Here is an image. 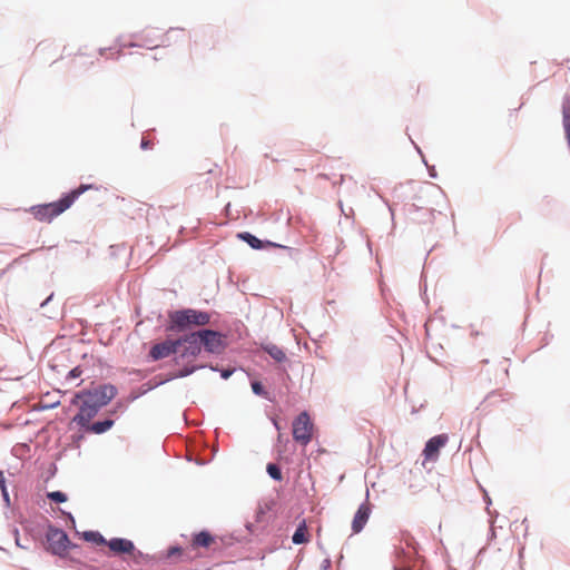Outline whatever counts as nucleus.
Instances as JSON below:
<instances>
[{"instance_id": "obj_24", "label": "nucleus", "mask_w": 570, "mask_h": 570, "mask_svg": "<svg viewBox=\"0 0 570 570\" xmlns=\"http://www.w3.org/2000/svg\"><path fill=\"white\" fill-rule=\"evenodd\" d=\"M307 524L306 520L303 519L298 522L296 525L293 534H292V542L296 546L308 543L311 540V537L307 534Z\"/></svg>"}, {"instance_id": "obj_42", "label": "nucleus", "mask_w": 570, "mask_h": 570, "mask_svg": "<svg viewBox=\"0 0 570 570\" xmlns=\"http://www.w3.org/2000/svg\"><path fill=\"white\" fill-rule=\"evenodd\" d=\"M11 533H12V535L14 538L16 547H18L19 549H22V550H29L30 549V546H21L20 531H19V529L16 525L12 527Z\"/></svg>"}, {"instance_id": "obj_41", "label": "nucleus", "mask_w": 570, "mask_h": 570, "mask_svg": "<svg viewBox=\"0 0 570 570\" xmlns=\"http://www.w3.org/2000/svg\"><path fill=\"white\" fill-rule=\"evenodd\" d=\"M154 380H156L158 386H160V385L166 384L173 380H177V377H174V372L170 371L167 374H159V375L155 376Z\"/></svg>"}, {"instance_id": "obj_11", "label": "nucleus", "mask_w": 570, "mask_h": 570, "mask_svg": "<svg viewBox=\"0 0 570 570\" xmlns=\"http://www.w3.org/2000/svg\"><path fill=\"white\" fill-rule=\"evenodd\" d=\"M370 492L366 490L365 500L357 507L351 523L352 533L357 534L363 531L365 528L371 513H372V503L368 501Z\"/></svg>"}, {"instance_id": "obj_15", "label": "nucleus", "mask_w": 570, "mask_h": 570, "mask_svg": "<svg viewBox=\"0 0 570 570\" xmlns=\"http://www.w3.org/2000/svg\"><path fill=\"white\" fill-rule=\"evenodd\" d=\"M259 347L262 351L268 354L269 357L273 358L278 364V366H282L288 362V357L283 347H279L278 345L272 342H262Z\"/></svg>"}, {"instance_id": "obj_50", "label": "nucleus", "mask_w": 570, "mask_h": 570, "mask_svg": "<svg viewBox=\"0 0 570 570\" xmlns=\"http://www.w3.org/2000/svg\"><path fill=\"white\" fill-rule=\"evenodd\" d=\"M332 568V560L330 557L322 560L320 570H330Z\"/></svg>"}, {"instance_id": "obj_48", "label": "nucleus", "mask_w": 570, "mask_h": 570, "mask_svg": "<svg viewBox=\"0 0 570 570\" xmlns=\"http://www.w3.org/2000/svg\"><path fill=\"white\" fill-rule=\"evenodd\" d=\"M56 247H57L56 245H52V246L46 247V249L51 250V249H53ZM41 249H45V246H42L40 248L31 249L29 253L22 254L19 258H17V261L23 259L26 257H29L31 254H33V253H36L38 250H41Z\"/></svg>"}, {"instance_id": "obj_5", "label": "nucleus", "mask_w": 570, "mask_h": 570, "mask_svg": "<svg viewBox=\"0 0 570 570\" xmlns=\"http://www.w3.org/2000/svg\"><path fill=\"white\" fill-rule=\"evenodd\" d=\"M69 208V204L61 194L59 198L56 200L36 204L24 210L30 213L33 216V218L39 222L51 223L55 218L60 216Z\"/></svg>"}, {"instance_id": "obj_1", "label": "nucleus", "mask_w": 570, "mask_h": 570, "mask_svg": "<svg viewBox=\"0 0 570 570\" xmlns=\"http://www.w3.org/2000/svg\"><path fill=\"white\" fill-rule=\"evenodd\" d=\"M118 393V387L112 383H91L73 392L65 413H68L71 406H77L78 411L70 419L68 430L76 426L94 435H102L110 431L115 425V419L106 414L98 420L94 419L117 397Z\"/></svg>"}, {"instance_id": "obj_47", "label": "nucleus", "mask_w": 570, "mask_h": 570, "mask_svg": "<svg viewBox=\"0 0 570 570\" xmlns=\"http://www.w3.org/2000/svg\"><path fill=\"white\" fill-rule=\"evenodd\" d=\"M269 419L277 433L283 432L282 420L276 416H271Z\"/></svg>"}, {"instance_id": "obj_55", "label": "nucleus", "mask_w": 570, "mask_h": 570, "mask_svg": "<svg viewBox=\"0 0 570 570\" xmlns=\"http://www.w3.org/2000/svg\"><path fill=\"white\" fill-rule=\"evenodd\" d=\"M141 35H144V30L130 33L131 41L141 42Z\"/></svg>"}, {"instance_id": "obj_35", "label": "nucleus", "mask_w": 570, "mask_h": 570, "mask_svg": "<svg viewBox=\"0 0 570 570\" xmlns=\"http://www.w3.org/2000/svg\"><path fill=\"white\" fill-rule=\"evenodd\" d=\"M90 434V432H85L82 429H78V432L77 433H73L71 436H70V444L69 446L71 449H77L79 450L80 446H81V443L82 441L86 439V436Z\"/></svg>"}, {"instance_id": "obj_39", "label": "nucleus", "mask_w": 570, "mask_h": 570, "mask_svg": "<svg viewBox=\"0 0 570 570\" xmlns=\"http://www.w3.org/2000/svg\"><path fill=\"white\" fill-rule=\"evenodd\" d=\"M58 473V466H57V463L56 462H51L45 474L41 475L42 480L45 483H48L51 479H53Z\"/></svg>"}, {"instance_id": "obj_25", "label": "nucleus", "mask_w": 570, "mask_h": 570, "mask_svg": "<svg viewBox=\"0 0 570 570\" xmlns=\"http://www.w3.org/2000/svg\"><path fill=\"white\" fill-rule=\"evenodd\" d=\"M19 519H20L19 522H20V524L23 528L27 541H29V538H31L32 540L40 539L41 534L38 531V528L42 527L43 529H46L45 528V523L43 524H38L37 527H35L20 512H19Z\"/></svg>"}, {"instance_id": "obj_53", "label": "nucleus", "mask_w": 570, "mask_h": 570, "mask_svg": "<svg viewBox=\"0 0 570 570\" xmlns=\"http://www.w3.org/2000/svg\"><path fill=\"white\" fill-rule=\"evenodd\" d=\"M429 177L432 179L438 178V171L434 165H430L426 167Z\"/></svg>"}, {"instance_id": "obj_40", "label": "nucleus", "mask_w": 570, "mask_h": 570, "mask_svg": "<svg viewBox=\"0 0 570 570\" xmlns=\"http://www.w3.org/2000/svg\"><path fill=\"white\" fill-rule=\"evenodd\" d=\"M482 500L485 504V510L489 514V517L492 519L493 515H495V518L499 517V513L497 511H491L490 507L492 504V499L489 494V492L487 490H484V494H482Z\"/></svg>"}, {"instance_id": "obj_27", "label": "nucleus", "mask_w": 570, "mask_h": 570, "mask_svg": "<svg viewBox=\"0 0 570 570\" xmlns=\"http://www.w3.org/2000/svg\"><path fill=\"white\" fill-rule=\"evenodd\" d=\"M129 401L125 399H118L105 414L108 417L115 419V422L127 411Z\"/></svg>"}, {"instance_id": "obj_34", "label": "nucleus", "mask_w": 570, "mask_h": 570, "mask_svg": "<svg viewBox=\"0 0 570 570\" xmlns=\"http://www.w3.org/2000/svg\"><path fill=\"white\" fill-rule=\"evenodd\" d=\"M46 497L50 502L56 504H62L69 499L68 494L61 490L47 491Z\"/></svg>"}, {"instance_id": "obj_19", "label": "nucleus", "mask_w": 570, "mask_h": 570, "mask_svg": "<svg viewBox=\"0 0 570 570\" xmlns=\"http://www.w3.org/2000/svg\"><path fill=\"white\" fill-rule=\"evenodd\" d=\"M77 535H79L83 541L96 547L107 546L108 543V539L98 530H85L82 532L77 531Z\"/></svg>"}, {"instance_id": "obj_59", "label": "nucleus", "mask_w": 570, "mask_h": 570, "mask_svg": "<svg viewBox=\"0 0 570 570\" xmlns=\"http://www.w3.org/2000/svg\"><path fill=\"white\" fill-rule=\"evenodd\" d=\"M66 451H67V450H66V449H63L62 451H60L59 453H57V455H56V461L61 460V459H62V456L65 455Z\"/></svg>"}, {"instance_id": "obj_54", "label": "nucleus", "mask_w": 570, "mask_h": 570, "mask_svg": "<svg viewBox=\"0 0 570 570\" xmlns=\"http://www.w3.org/2000/svg\"><path fill=\"white\" fill-rule=\"evenodd\" d=\"M55 297V293L51 292L41 303L40 308H45Z\"/></svg>"}, {"instance_id": "obj_32", "label": "nucleus", "mask_w": 570, "mask_h": 570, "mask_svg": "<svg viewBox=\"0 0 570 570\" xmlns=\"http://www.w3.org/2000/svg\"><path fill=\"white\" fill-rule=\"evenodd\" d=\"M266 473L275 482H283L284 480L282 468L274 462L266 464Z\"/></svg>"}, {"instance_id": "obj_36", "label": "nucleus", "mask_w": 570, "mask_h": 570, "mask_svg": "<svg viewBox=\"0 0 570 570\" xmlns=\"http://www.w3.org/2000/svg\"><path fill=\"white\" fill-rule=\"evenodd\" d=\"M116 42L119 45V50L115 55H111V57H110L111 59H115V60H118L121 57V49H124V48H140V43L138 41L121 42V37H118L116 39Z\"/></svg>"}, {"instance_id": "obj_23", "label": "nucleus", "mask_w": 570, "mask_h": 570, "mask_svg": "<svg viewBox=\"0 0 570 570\" xmlns=\"http://www.w3.org/2000/svg\"><path fill=\"white\" fill-rule=\"evenodd\" d=\"M0 493H1V499H2V502H3V507L7 510H10L11 513L16 514L17 513V509L12 504V501H11V498H10V493H9V489H8V481H7V478L4 475V471L1 470V469H0Z\"/></svg>"}, {"instance_id": "obj_52", "label": "nucleus", "mask_w": 570, "mask_h": 570, "mask_svg": "<svg viewBox=\"0 0 570 570\" xmlns=\"http://www.w3.org/2000/svg\"><path fill=\"white\" fill-rule=\"evenodd\" d=\"M426 289H428L426 283L424 285H422V283H421L420 284V295H421L422 299L425 302V304H428V302H429L428 295H426Z\"/></svg>"}, {"instance_id": "obj_30", "label": "nucleus", "mask_w": 570, "mask_h": 570, "mask_svg": "<svg viewBox=\"0 0 570 570\" xmlns=\"http://www.w3.org/2000/svg\"><path fill=\"white\" fill-rule=\"evenodd\" d=\"M76 244H77V242H75V240L67 242L65 245L61 246V249L59 253L61 255H72V256L85 255L86 257H88L90 254L89 248H86L85 250H81L78 253V248L76 247Z\"/></svg>"}, {"instance_id": "obj_26", "label": "nucleus", "mask_w": 570, "mask_h": 570, "mask_svg": "<svg viewBox=\"0 0 570 570\" xmlns=\"http://www.w3.org/2000/svg\"><path fill=\"white\" fill-rule=\"evenodd\" d=\"M250 387L254 395L259 396L271 403L275 402V395L263 384L262 381H250Z\"/></svg>"}, {"instance_id": "obj_62", "label": "nucleus", "mask_w": 570, "mask_h": 570, "mask_svg": "<svg viewBox=\"0 0 570 570\" xmlns=\"http://www.w3.org/2000/svg\"><path fill=\"white\" fill-rule=\"evenodd\" d=\"M543 202L549 205L550 203H552V198H550L549 196H544Z\"/></svg>"}, {"instance_id": "obj_2", "label": "nucleus", "mask_w": 570, "mask_h": 570, "mask_svg": "<svg viewBox=\"0 0 570 570\" xmlns=\"http://www.w3.org/2000/svg\"><path fill=\"white\" fill-rule=\"evenodd\" d=\"M212 320L210 312L200 308L180 307L168 309L167 318L160 325L166 334L185 335L194 332L195 326L204 327Z\"/></svg>"}, {"instance_id": "obj_63", "label": "nucleus", "mask_w": 570, "mask_h": 570, "mask_svg": "<svg viewBox=\"0 0 570 570\" xmlns=\"http://www.w3.org/2000/svg\"><path fill=\"white\" fill-rule=\"evenodd\" d=\"M340 250H341V246H337L335 252H334V256H336L340 253Z\"/></svg>"}, {"instance_id": "obj_43", "label": "nucleus", "mask_w": 570, "mask_h": 570, "mask_svg": "<svg viewBox=\"0 0 570 570\" xmlns=\"http://www.w3.org/2000/svg\"><path fill=\"white\" fill-rule=\"evenodd\" d=\"M156 387H158L157 381L151 380V381L144 383L138 390L142 393V395H145L148 392L155 390Z\"/></svg>"}, {"instance_id": "obj_20", "label": "nucleus", "mask_w": 570, "mask_h": 570, "mask_svg": "<svg viewBox=\"0 0 570 570\" xmlns=\"http://www.w3.org/2000/svg\"><path fill=\"white\" fill-rule=\"evenodd\" d=\"M90 189L97 190L98 188L95 184H80L79 186L62 193V195L71 207L83 193Z\"/></svg>"}, {"instance_id": "obj_37", "label": "nucleus", "mask_w": 570, "mask_h": 570, "mask_svg": "<svg viewBox=\"0 0 570 570\" xmlns=\"http://www.w3.org/2000/svg\"><path fill=\"white\" fill-rule=\"evenodd\" d=\"M72 567H75L77 570H97L94 566H90L83 561H81L79 558H76L73 556H70L66 558Z\"/></svg>"}, {"instance_id": "obj_10", "label": "nucleus", "mask_w": 570, "mask_h": 570, "mask_svg": "<svg viewBox=\"0 0 570 570\" xmlns=\"http://www.w3.org/2000/svg\"><path fill=\"white\" fill-rule=\"evenodd\" d=\"M236 238L247 244L254 250L268 252L274 247H279V243L273 242L268 238H259L248 230L236 233Z\"/></svg>"}, {"instance_id": "obj_45", "label": "nucleus", "mask_w": 570, "mask_h": 570, "mask_svg": "<svg viewBox=\"0 0 570 570\" xmlns=\"http://www.w3.org/2000/svg\"><path fill=\"white\" fill-rule=\"evenodd\" d=\"M278 377L282 382H286L287 380H291L289 373L285 365L278 366Z\"/></svg>"}, {"instance_id": "obj_51", "label": "nucleus", "mask_w": 570, "mask_h": 570, "mask_svg": "<svg viewBox=\"0 0 570 570\" xmlns=\"http://www.w3.org/2000/svg\"><path fill=\"white\" fill-rule=\"evenodd\" d=\"M142 396V393L138 390V391H131L130 394L128 395L127 399H125L126 401H129V403L136 401L137 399L141 397Z\"/></svg>"}, {"instance_id": "obj_12", "label": "nucleus", "mask_w": 570, "mask_h": 570, "mask_svg": "<svg viewBox=\"0 0 570 570\" xmlns=\"http://www.w3.org/2000/svg\"><path fill=\"white\" fill-rule=\"evenodd\" d=\"M449 442V435L446 433H440L431 436L424 444L422 454L424 461L435 462L440 456V451Z\"/></svg>"}, {"instance_id": "obj_64", "label": "nucleus", "mask_w": 570, "mask_h": 570, "mask_svg": "<svg viewBox=\"0 0 570 570\" xmlns=\"http://www.w3.org/2000/svg\"><path fill=\"white\" fill-rule=\"evenodd\" d=\"M229 209H230V203H228V204L225 206L224 210L228 212Z\"/></svg>"}, {"instance_id": "obj_60", "label": "nucleus", "mask_w": 570, "mask_h": 570, "mask_svg": "<svg viewBox=\"0 0 570 570\" xmlns=\"http://www.w3.org/2000/svg\"><path fill=\"white\" fill-rule=\"evenodd\" d=\"M108 50H111V48H106V47L105 48H99L98 49V53L100 56H105Z\"/></svg>"}, {"instance_id": "obj_29", "label": "nucleus", "mask_w": 570, "mask_h": 570, "mask_svg": "<svg viewBox=\"0 0 570 570\" xmlns=\"http://www.w3.org/2000/svg\"><path fill=\"white\" fill-rule=\"evenodd\" d=\"M205 368H209L213 372H218L222 380H228L237 370L238 367L235 366H219L218 364H205ZM239 370L245 371L243 367H239Z\"/></svg>"}, {"instance_id": "obj_14", "label": "nucleus", "mask_w": 570, "mask_h": 570, "mask_svg": "<svg viewBox=\"0 0 570 570\" xmlns=\"http://www.w3.org/2000/svg\"><path fill=\"white\" fill-rule=\"evenodd\" d=\"M406 214L411 217V219L417 224H433L435 214L441 215V212H438L433 208H424L417 206L416 204H406Z\"/></svg>"}, {"instance_id": "obj_28", "label": "nucleus", "mask_w": 570, "mask_h": 570, "mask_svg": "<svg viewBox=\"0 0 570 570\" xmlns=\"http://www.w3.org/2000/svg\"><path fill=\"white\" fill-rule=\"evenodd\" d=\"M109 253L111 258H124V261L127 262L131 256V248H129L126 243H120L109 246Z\"/></svg>"}, {"instance_id": "obj_17", "label": "nucleus", "mask_w": 570, "mask_h": 570, "mask_svg": "<svg viewBox=\"0 0 570 570\" xmlns=\"http://www.w3.org/2000/svg\"><path fill=\"white\" fill-rule=\"evenodd\" d=\"M128 557H130V560L135 566L153 567V566L157 564L156 553L149 554V553L142 552L137 547H136V550L130 552Z\"/></svg>"}, {"instance_id": "obj_57", "label": "nucleus", "mask_w": 570, "mask_h": 570, "mask_svg": "<svg viewBox=\"0 0 570 570\" xmlns=\"http://www.w3.org/2000/svg\"><path fill=\"white\" fill-rule=\"evenodd\" d=\"M382 200L387 205L389 212L391 214L392 219H394V208L393 205L389 204V202L385 198H382Z\"/></svg>"}, {"instance_id": "obj_31", "label": "nucleus", "mask_w": 570, "mask_h": 570, "mask_svg": "<svg viewBox=\"0 0 570 570\" xmlns=\"http://www.w3.org/2000/svg\"><path fill=\"white\" fill-rule=\"evenodd\" d=\"M274 249H281L286 253L287 257L293 261L296 265L301 262L303 257V252L299 248L291 247L287 245H283L279 243V247H274Z\"/></svg>"}, {"instance_id": "obj_46", "label": "nucleus", "mask_w": 570, "mask_h": 570, "mask_svg": "<svg viewBox=\"0 0 570 570\" xmlns=\"http://www.w3.org/2000/svg\"><path fill=\"white\" fill-rule=\"evenodd\" d=\"M60 405V401H55L52 403H43L41 404L39 407H37V411H47V410H52V409H56Z\"/></svg>"}, {"instance_id": "obj_9", "label": "nucleus", "mask_w": 570, "mask_h": 570, "mask_svg": "<svg viewBox=\"0 0 570 570\" xmlns=\"http://www.w3.org/2000/svg\"><path fill=\"white\" fill-rule=\"evenodd\" d=\"M157 564H175L189 559V553L178 543L170 544L167 549L156 553Z\"/></svg>"}, {"instance_id": "obj_4", "label": "nucleus", "mask_w": 570, "mask_h": 570, "mask_svg": "<svg viewBox=\"0 0 570 570\" xmlns=\"http://www.w3.org/2000/svg\"><path fill=\"white\" fill-rule=\"evenodd\" d=\"M177 342L178 354L174 355L170 360L173 365H179L184 361L195 360L205 353L196 331L179 335Z\"/></svg>"}, {"instance_id": "obj_38", "label": "nucleus", "mask_w": 570, "mask_h": 570, "mask_svg": "<svg viewBox=\"0 0 570 570\" xmlns=\"http://www.w3.org/2000/svg\"><path fill=\"white\" fill-rule=\"evenodd\" d=\"M82 373H83V370H82L81 365H77V366L72 367L65 375L63 384H68V383L72 382L73 380L79 379L82 375Z\"/></svg>"}, {"instance_id": "obj_22", "label": "nucleus", "mask_w": 570, "mask_h": 570, "mask_svg": "<svg viewBox=\"0 0 570 570\" xmlns=\"http://www.w3.org/2000/svg\"><path fill=\"white\" fill-rule=\"evenodd\" d=\"M177 366H178L177 368L173 370L174 377H177V379L187 377V376L194 374L195 372H197L198 370L205 368V364H196L190 361H187L186 363L181 362Z\"/></svg>"}, {"instance_id": "obj_13", "label": "nucleus", "mask_w": 570, "mask_h": 570, "mask_svg": "<svg viewBox=\"0 0 570 570\" xmlns=\"http://www.w3.org/2000/svg\"><path fill=\"white\" fill-rule=\"evenodd\" d=\"M107 547L109 549V557L129 556L130 552L136 550L135 542L124 537H112L108 539Z\"/></svg>"}, {"instance_id": "obj_58", "label": "nucleus", "mask_w": 570, "mask_h": 570, "mask_svg": "<svg viewBox=\"0 0 570 570\" xmlns=\"http://www.w3.org/2000/svg\"><path fill=\"white\" fill-rule=\"evenodd\" d=\"M495 535H497V534H495L494 529H492V528H491V529H490V531H489V533H488V540H492V539H494V538H495Z\"/></svg>"}, {"instance_id": "obj_56", "label": "nucleus", "mask_w": 570, "mask_h": 570, "mask_svg": "<svg viewBox=\"0 0 570 570\" xmlns=\"http://www.w3.org/2000/svg\"><path fill=\"white\" fill-rule=\"evenodd\" d=\"M409 139H410L411 144L413 145L414 149L416 150V153L420 156L424 155L421 147L411 138V136H409Z\"/></svg>"}, {"instance_id": "obj_18", "label": "nucleus", "mask_w": 570, "mask_h": 570, "mask_svg": "<svg viewBox=\"0 0 570 570\" xmlns=\"http://www.w3.org/2000/svg\"><path fill=\"white\" fill-rule=\"evenodd\" d=\"M159 36H160V33H158L157 28H150V29L144 30V35H141V42H139L140 48H146L148 50H154V49L159 48L160 47V46H158Z\"/></svg>"}, {"instance_id": "obj_3", "label": "nucleus", "mask_w": 570, "mask_h": 570, "mask_svg": "<svg viewBox=\"0 0 570 570\" xmlns=\"http://www.w3.org/2000/svg\"><path fill=\"white\" fill-rule=\"evenodd\" d=\"M46 534L45 540L49 546V552L60 559L69 557V551H76L82 557H87L82 547L70 540L68 533L61 527L53 524L49 519L45 518Z\"/></svg>"}, {"instance_id": "obj_49", "label": "nucleus", "mask_w": 570, "mask_h": 570, "mask_svg": "<svg viewBox=\"0 0 570 570\" xmlns=\"http://www.w3.org/2000/svg\"><path fill=\"white\" fill-rule=\"evenodd\" d=\"M139 148L141 150H150V149H153V142L146 138H142L140 140Z\"/></svg>"}, {"instance_id": "obj_61", "label": "nucleus", "mask_w": 570, "mask_h": 570, "mask_svg": "<svg viewBox=\"0 0 570 570\" xmlns=\"http://www.w3.org/2000/svg\"><path fill=\"white\" fill-rule=\"evenodd\" d=\"M421 159H422V163L425 165V167L430 166L428 160H426V158H425V155H422Z\"/></svg>"}, {"instance_id": "obj_7", "label": "nucleus", "mask_w": 570, "mask_h": 570, "mask_svg": "<svg viewBox=\"0 0 570 570\" xmlns=\"http://www.w3.org/2000/svg\"><path fill=\"white\" fill-rule=\"evenodd\" d=\"M314 429L313 420L308 411L303 410L299 412L292 422V436L293 440L302 445L306 446L312 441V431Z\"/></svg>"}, {"instance_id": "obj_6", "label": "nucleus", "mask_w": 570, "mask_h": 570, "mask_svg": "<svg viewBox=\"0 0 570 570\" xmlns=\"http://www.w3.org/2000/svg\"><path fill=\"white\" fill-rule=\"evenodd\" d=\"M202 342V347L209 355H218L227 347L225 334L210 327H199L196 330Z\"/></svg>"}, {"instance_id": "obj_8", "label": "nucleus", "mask_w": 570, "mask_h": 570, "mask_svg": "<svg viewBox=\"0 0 570 570\" xmlns=\"http://www.w3.org/2000/svg\"><path fill=\"white\" fill-rule=\"evenodd\" d=\"M178 354V342L176 338H167L165 341L158 342L154 344L148 353L145 355V361L147 363H155L161 360H165L169 356L171 358L174 355Z\"/></svg>"}, {"instance_id": "obj_16", "label": "nucleus", "mask_w": 570, "mask_h": 570, "mask_svg": "<svg viewBox=\"0 0 570 570\" xmlns=\"http://www.w3.org/2000/svg\"><path fill=\"white\" fill-rule=\"evenodd\" d=\"M216 537L208 530L202 529L191 534V544L194 548H209Z\"/></svg>"}, {"instance_id": "obj_33", "label": "nucleus", "mask_w": 570, "mask_h": 570, "mask_svg": "<svg viewBox=\"0 0 570 570\" xmlns=\"http://www.w3.org/2000/svg\"><path fill=\"white\" fill-rule=\"evenodd\" d=\"M289 444L288 438L285 436L283 432L277 433L275 451L277 456H283L286 453L287 445Z\"/></svg>"}, {"instance_id": "obj_21", "label": "nucleus", "mask_w": 570, "mask_h": 570, "mask_svg": "<svg viewBox=\"0 0 570 570\" xmlns=\"http://www.w3.org/2000/svg\"><path fill=\"white\" fill-rule=\"evenodd\" d=\"M184 28L180 27H170L166 32L159 36L158 46L160 47H169L170 45L177 42L183 36Z\"/></svg>"}, {"instance_id": "obj_44", "label": "nucleus", "mask_w": 570, "mask_h": 570, "mask_svg": "<svg viewBox=\"0 0 570 570\" xmlns=\"http://www.w3.org/2000/svg\"><path fill=\"white\" fill-rule=\"evenodd\" d=\"M59 511L61 512L63 519L66 520L67 524L76 528V519L73 514L70 511H66L61 508H59Z\"/></svg>"}]
</instances>
